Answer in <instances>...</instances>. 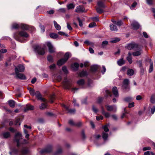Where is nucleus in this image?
Here are the masks:
<instances>
[{
    "label": "nucleus",
    "instance_id": "obj_1",
    "mask_svg": "<svg viewBox=\"0 0 155 155\" xmlns=\"http://www.w3.org/2000/svg\"><path fill=\"white\" fill-rule=\"evenodd\" d=\"M29 37L28 34L25 31H21L13 34V37L17 41L21 42H25L28 40L26 38Z\"/></svg>",
    "mask_w": 155,
    "mask_h": 155
},
{
    "label": "nucleus",
    "instance_id": "obj_2",
    "mask_svg": "<svg viewBox=\"0 0 155 155\" xmlns=\"http://www.w3.org/2000/svg\"><path fill=\"white\" fill-rule=\"evenodd\" d=\"M29 26L25 24H18L16 23H14L12 25V29H16L21 28L24 30H27L29 29Z\"/></svg>",
    "mask_w": 155,
    "mask_h": 155
},
{
    "label": "nucleus",
    "instance_id": "obj_3",
    "mask_svg": "<svg viewBox=\"0 0 155 155\" xmlns=\"http://www.w3.org/2000/svg\"><path fill=\"white\" fill-rule=\"evenodd\" d=\"M45 47H41L39 45H36L34 47V51L38 54L43 55L45 53Z\"/></svg>",
    "mask_w": 155,
    "mask_h": 155
},
{
    "label": "nucleus",
    "instance_id": "obj_4",
    "mask_svg": "<svg viewBox=\"0 0 155 155\" xmlns=\"http://www.w3.org/2000/svg\"><path fill=\"white\" fill-rule=\"evenodd\" d=\"M22 138V135L20 133L18 132L15 134L14 138V140L17 143V146L18 147L21 146L20 142Z\"/></svg>",
    "mask_w": 155,
    "mask_h": 155
},
{
    "label": "nucleus",
    "instance_id": "obj_5",
    "mask_svg": "<svg viewBox=\"0 0 155 155\" xmlns=\"http://www.w3.org/2000/svg\"><path fill=\"white\" fill-rule=\"evenodd\" d=\"M126 48L128 50H131L133 49H136L139 50L138 45L132 42L127 45Z\"/></svg>",
    "mask_w": 155,
    "mask_h": 155
},
{
    "label": "nucleus",
    "instance_id": "obj_6",
    "mask_svg": "<svg viewBox=\"0 0 155 155\" xmlns=\"http://www.w3.org/2000/svg\"><path fill=\"white\" fill-rule=\"evenodd\" d=\"M25 67L22 64H19L15 68V72H23L25 70Z\"/></svg>",
    "mask_w": 155,
    "mask_h": 155
},
{
    "label": "nucleus",
    "instance_id": "obj_7",
    "mask_svg": "<svg viewBox=\"0 0 155 155\" xmlns=\"http://www.w3.org/2000/svg\"><path fill=\"white\" fill-rule=\"evenodd\" d=\"M52 150V147L51 145H49L47 146V147L44 149H42L40 151L41 154L44 153H49L51 152Z\"/></svg>",
    "mask_w": 155,
    "mask_h": 155
},
{
    "label": "nucleus",
    "instance_id": "obj_8",
    "mask_svg": "<svg viewBox=\"0 0 155 155\" xmlns=\"http://www.w3.org/2000/svg\"><path fill=\"white\" fill-rule=\"evenodd\" d=\"M47 45L49 51L50 53H52L55 52V48L54 47L53 45L49 42H47Z\"/></svg>",
    "mask_w": 155,
    "mask_h": 155
},
{
    "label": "nucleus",
    "instance_id": "obj_9",
    "mask_svg": "<svg viewBox=\"0 0 155 155\" xmlns=\"http://www.w3.org/2000/svg\"><path fill=\"white\" fill-rule=\"evenodd\" d=\"M106 109L108 111H113L116 112L117 110V107L115 105L110 106L106 105L105 106Z\"/></svg>",
    "mask_w": 155,
    "mask_h": 155
},
{
    "label": "nucleus",
    "instance_id": "obj_10",
    "mask_svg": "<svg viewBox=\"0 0 155 155\" xmlns=\"http://www.w3.org/2000/svg\"><path fill=\"white\" fill-rule=\"evenodd\" d=\"M61 106L64 107L67 111L68 113L71 114H74L75 112V110L74 109H69L68 107L66 106L64 104H62Z\"/></svg>",
    "mask_w": 155,
    "mask_h": 155
},
{
    "label": "nucleus",
    "instance_id": "obj_11",
    "mask_svg": "<svg viewBox=\"0 0 155 155\" xmlns=\"http://www.w3.org/2000/svg\"><path fill=\"white\" fill-rule=\"evenodd\" d=\"M131 22V25L134 29L137 30L139 28L140 25L137 22L134 20L132 21Z\"/></svg>",
    "mask_w": 155,
    "mask_h": 155
},
{
    "label": "nucleus",
    "instance_id": "obj_12",
    "mask_svg": "<svg viewBox=\"0 0 155 155\" xmlns=\"http://www.w3.org/2000/svg\"><path fill=\"white\" fill-rule=\"evenodd\" d=\"M63 84L65 87L66 88H67L70 85V81L66 77L64 78Z\"/></svg>",
    "mask_w": 155,
    "mask_h": 155
},
{
    "label": "nucleus",
    "instance_id": "obj_13",
    "mask_svg": "<svg viewBox=\"0 0 155 155\" xmlns=\"http://www.w3.org/2000/svg\"><path fill=\"white\" fill-rule=\"evenodd\" d=\"M35 96H36L38 99L44 102H46V100L45 98L41 97V95L39 91H37L35 92Z\"/></svg>",
    "mask_w": 155,
    "mask_h": 155
},
{
    "label": "nucleus",
    "instance_id": "obj_14",
    "mask_svg": "<svg viewBox=\"0 0 155 155\" xmlns=\"http://www.w3.org/2000/svg\"><path fill=\"white\" fill-rule=\"evenodd\" d=\"M16 77L21 80L26 79V77L25 75L19 73V72H15Z\"/></svg>",
    "mask_w": 155,
    "mask_h": 155
},
{
    "label": "nucleus",
    "instance_id": "obj_15",
    "mask_svg": "<svg viewBox=\"0 0 155 155\" xmlns=\"http://www.w3.org/2000/svg\"><path fill=\"white\" fill-rule=\"evenodd\" d=\"M146 61H149V62L150 64V66L149 69V73H151L152 71L153 70V62L151 61L150 59L148 57H147L146 59Z\"/></svg>",
    "mask_w": 155,
    "mask_h": 155
},
{
    "label": "nucleus",
    "instance_id": "obj_16",
    "mask_svg": "<svg viewBox=\"0 0 155 155\" xmlns=\"http://www.w3.org/2000/svg\"><path fill=\"white\" fill-rule=\"evenodd\" d=\"M84 11V7L82 5H79L77 6L75 10V12L77 13L83 12Z\"/></svg>",
    "mask_w": 155,
    "mask_h": 155
},
{
    "label": "nucleus",
    "instance_id": "obj_17",
    "mask_svg": "<svg viewBox=\"0 0 155 155\" xmlns=\"http://www.w3.org/2000/svg\"><path fill=\"white\" fill-rule=\"evenodd\" d=\"M129 80L128 79H125L123 81V84L122 87L125 89H127L128 87V85L129 84Z\"/></svg>",
    "mask_w": 155,
    "mask_h": 155
},
{
    "label": "nucleus",
    "instance_id": "obj_18",
    "mask_svg": "<svg viewBox=\"0 0 155 155\" xmlns=\"http://www.w3.org/2000/svg\"><path fill=\"white\" fill-rule=\"evenodd\" d=\"M112 91L114 97H118L119 94L117 87H114L112 88Z\"/></svg>",
    "mask_w": 155,
    "mask_h": 155
},
{
    "label": "nucleus",
    "instance_id": "obj_19",
    "mask_svg": "<svg viewBox=\"0 0 155 155\" xmlns=\"http://www.w3.org/2000/svg\"><path fill=\"white\" fill-rule=\"evenodd\" d=\"M22 148L20 151V153L21 155H25L28 153V149H26V148L22 145Z\"/></svg>",
    "mask_w": 155,
    "mask_h": 155
},
{
    "label": "nucleus",
    "instance_id": "obj_20",
    "mask_svg": "<svg viewBox=\"0 0 155 155\" xmlns=\"http://www.w3.org/2000/svg\"><path fill=\"white\" fill-rule=\"evenodd\" d=\"M98 7H100L102 8H105L106 7V6L104 4V2L101 1H98L97 3Z\"/></svg>",
    "mask_w": 155,
    "mask_h": 155
},
{
    "label": "nucleus",
    "instance_id": "obj_21",
    "mask_svg": "<svg viewBox=\"0 0 155 155\" xmlns=\"http://www.w3.org/2000/svg\"><path fill=\"white\" fill-rule=\"evenodd\" d=\"M67 61L64 58H62L59 60L57 62V64L59 66L62 65L65 63Z\"/></svg>",
    "mask_w": 155,
    "mask_h": 155
},
{
    "label": "nucleus",
    "instance_id": "obj_22",
    "mask_svg": "<svg viewBox=\"0 0 155 155\" xmlns=\"http://www.w3.org/2000/svg\"><path fill=\"white\" fill-rule=\"evenodd\" d=\"M69 124L72 126H80L81 125V123H75L73 122V120H70L68 121Z\"/></svg>",
    "mask_w": 155,
    "mask_h": 155
},
{
    "label": "nucleus",
    "instance_id": "obj_23",
    "mask_svg": "<svg viewBox=\"0 0 155 155\" xmlns=\"http://www.w3.org/2000/svg\"><path fill=\"white\" fill-rule=\"evenodd\" d=\"M34 107L33 106L30 105H27L26 107L24 109V111L26 112L29 110H33Z\"/></svg>",
    "mask_w": 155,
    "mask_h": 155
},
{
    "label": "nucleus",
    "instance_id": "obj_24",
    "mask_svg": "<svg viewBox=\"0 0 155 155\" xmlns=\"http://www.w3.org/2000/svg\"><path fill=\"white\" fill-rule=\"evenodd\" d=\"M101 112L102 114L106 118L109 117L110 116V115L109 113L105 112L104 110L102 107H101Z\"/></svg>",
    "mask_w": 155,
    "mask_h": 155
},
{
    "label": "nucleus",
    "instance_id": "obj_25",
    "mask_svg": "<svg viewBox=\"0 0 155 155\" xmlns=\"http://www.w3.org/2000/svg\"><path fill=\"white\" fill-rule=\"evenodd\" d=\"M99 66L97 65H94L91 67V71L92 72L96 71L99 68Z\"/></svg>",
    "mask_w": 155,
    "mask_h": 155
},
{
    "label": "nucleus",
    "instance_id": "obj_26",
    "mask_svg": "<svg viewBox=\"0 0 155 155\" xmlns=\"http://www.w3.org/2000/svg\"><path fill=\"white\" fill-rule=\"evenodd\" d=\"M110 30L112 31H117V27L114 24H111L110 26Z\"/></svg>",
    "mask_w": 155,
    "mask_h": 155
},
{
    "label": "nucleus",
    "instance_id": "obj_27",
    "mask_svg": "<svg viewBox=\"0 0 155 155\" xmlns=\"http://www.w3.org/2000/svg\"><path fill=\"white\" fill-rule=\"evenodd\" d=\"M131 55V54L130 52H129L128 56L127 57V59L130 64H131L132 62V58Z\"/></svg>",
    "mask_w": 155,
    "mask_h": 155
},
{
    "label": "nucleus",
    "instance_id": "obj_28",
    "mask_svg": "<svg viewBox=\"0 0 155 155\" xmlns=\"http://www.w3.org/2000/svg\"><path fill=\"white\" fill-rule=\"evenodd\" d=\"M79 66V64L77 63H74L71 65L72 68L74 70H77Z\"/></svg>",
    "mask_w": 155,
    "mask_h": 155
},
{
    "label": "nucleus",
    "instance_id": "obj_29",
    "mask_svg": "<svg viewBox=\"0 0 155 155\" xmlns=\"http://www.w3.org/2000/svg\"><path fill=\"white\" fill-rule=\"evenodd\" d=\"M9 106L11 107H14L15 105V102L13 100H10L8 101Z\"/></svg>",
    "mask_w": 155,
    "mask_h": 155
},
{
    "label": "nucleus",
    "instance_id": "obj_30",
    "mask_svg": "<svg viewBox=\"0 0 155 155\" xmlns=\"http://www.w3.org/2000/svg\"><path fill=\"white\" fill-rule=\"evenodd\" d=\"M75 6V5L73 3H70L67 5V7L68 10L74 8Z\"/></svg>",
    "mask_w": 155,
    "mask_h": 155
},
{
    "label": "nucleus",
    "instance_id": "obj_31",
    "mask_svg": "<svg viewBox=\"0 0 155 155\" xmlns=\"http://www.w3.org/2000/svg\"><path fill=\"white\" fill-rule=\"evenodd\" d=\"M64 56V58L67 61L69 58L71 56V54L69 52H67L65 54Z\"/></svg>",
    "mask_w": 155,
    "mask_h": 155
},
{
    "label": "nucleus",
    "instance_id": "obj_32",
    "mask_svg": "<svg viewBox=\"0 0 155 155\" xmlns=\"http://www.w3.org/2000/svg\"><path fill=\"white\" fill-rule=\"evenodd\" d=\"M3 136L4 138H7L10 136V134L9 132H6L2 133Z\"/></svg>",
    "mask_w": 155,
    "mask_h": 155
},
{
    "label": "nucleus",
    "instance_id": "obj_33",
    "mask_svg": "<svg viewBox=\"0 0 155 155\" xmlns=\"http://www.w3.org/2000/svg\"><path fill=\"white\" fill-rule=\"evenodd\" d=\"M125 61L123 58H121L117 61V63L119 66H121L125 63Z\"/></svg>",
    "mask_w": 155,
    "mask_h": 155
},
{
    "label": "nucleus",
    "instance_id": "obj_34",
    "mask_svg": "<svg viewBox=\"0 0 155 155\" xmlns=\"http://www.w3.org/2000/svg\"><path fill=\"white\" fill-rule=\"evenodd\" d=\"M134 73V70L131 69H128L127 71V74L129 76L133 75Z\"/></svg>",
    "mask_w": 155,
    "mask_h": 155
},
{
    "label": "nucleus",
    "instance_id": "obj_35",
    "mask_svg": "<svg viewBox=\"0 0 155 155\" xmlns=\"http://www.w3.org/2000/svg\"><path fill=\"white\" fill-rule=\"evenodd\" d=\"M54 23L55 28L58 30H60L61 29V26L55 21H54Z\"/></svg>",
    "mask_w": 155,
    "mask_h": 155
},
{
    "label": "nucleus",
    "instance_id": "obj_36",
    "mask_svg": "<svg viewBox=\"0 0 155 155\" xmlns=\"http://www.w3.org/2000/svg\"><path fill=\"white\" fill-rule=\"evenodd\" d=\"M53 77L58 81H60L61 79V76L60 75H54L53 76Z\"/></svg>",
    "mask_w": 155,
    "mask_h": 155
},
{
    "label": "nucleus",
    "instance_id": "obj_37",
    "mask_svg": "<svg viewBox=\"0 0 155 155\" xmlns=\"http://www.w3.org/2000/svg\"><path fill=\"white\" fill-rule=\"evenodd\" d=\"M87 74V72L86 71H83L79 73V75L80 77H82L86 76Z\"/></svg>",
    "mask_w": 155,
    "mask_h": 155
},
{
    "label": "nucleus",
    "instance_id": "obj_38",
    "mask_svg": "<svg viewBox=\"0 0 155 155\" xmlns=\"http://www.w3.org/2000/svg\"><path fill=\"white\" fill-rule=\"evenodd\" d=\"M7 50L6 49H2L0 50V61L3 58L2 55L1 54V53H4L6 52Z\"/></svg>",
    "mask_w": 155,
    "mask_h": 155
},
{
    "label": "nucleus",
    "instance_id": "obj_39",
    "mask_svg": "<svg viewBox=\"0 0 155 155\" xmlns=\"http://www.w3.org/2000/svg\"><path fill=\"white\" fill-rule=\"evenodd\" d=\"M28 89L29 91V92L31 95L32 96H35V92L34 90L31 88H28Z\"/></svg>",
    "mask_w": 155,
    "mask_h": 155
},
{
    "label": "nucleus",
    "instance_id": "obj_40",
    "mask_svg": "<svg viewBox=\"0 0 155 155\" xmlns=\"http://www.w3.org/2000/svg\"><path fill=\"white\" fill-rule=\"evenodd\" d=\"M141 53V50H139L138 51L133 52L132 54L134 56H138L140 55Z\"/></svg>",
    "mask_w": 155,
    "mask_h": 155
},
{
    "label": "nucleus",
    "instance_id": "obj_41",
    "mask_svg": "<svg viewBox=\"0 0 155 155\" xmlns=\"http://www.w3.org/2000/svg\"><path fill=\"white\" fill-rule=\"evenodd\" d=\"M48 61L50 62H53L54 60L53 57L51 55H49L47 57Z\"/></svg>",
    "mask_w": 155,
    "mask_h": 155
},
{
    "label": "nucleus",
    "instance_id": "obj_42",
    "mask_svg": "<svg viewBox=\"0 0 155 155\" xmlns=\"http://www.w3.org/2000/svg\"><path fill=\"white\" fill-rule=\"evenodd\" d=\"M150 102L152 104L155 103V94H153L152 95L150 100Z\"/></svg>",
    "mask_w": 155,
    "mask_h": 155
},
{
    "label": "nucleus",
    "instance_id": "obj_43",
    "mask_svg": "<svg viewBox=\"0 0 155 155\" xmlns=\"http://www.w3.org/2000/svg\"><path fill=\"white\" fill-rule=\"evenodd\" d=\"M84 83V81L83 79H81L77 81V84L79 86L82 85Z\"/></svg>",
    "mask_w": 155,
    "mask_h": 155
},
{
    "label": "nucleus",
    "instance_id": "obj_44",
    "mask_svg": "<svg viewBox=\"0 0 155 155\" xmlns=\"http://www.w3.org/2000/svg\"><path fill=\"white\" fill-rule=\"evenodd\" d=\"M120 40V39L119 38H116L112 39L111 40L110 42L112 43H114L118 42Z\"/></svg>",
    "mask_w": 155,
    "mask_h": 155
},
{
    "label": "nucleus",
    "instance_id": "obj_45",
    "mask_svg": "<svg viewBox=\"0 0 155 155\" xmlns=\"http://www.w3.org/2000/svg\"><path fill=\"white\" fill-rule=\"evenodd\" d=\"M47 105V104L46 103H42L40 106V108L41 110L44 109L46 107Z\"/></svg>",
    "mask_w": 155,
    "mask_h": 155
},
{
    "label": "nucleus",
    "instance_id": "obj_46",
    "mask_svg": "<svg viewBox=\"0 0 155 155\" xmlns=\"http://www.w3.org/2000/svg\"><path fill=\"white\" fill-rule=\"evenodd\" d=\"M49 35L51 38H56L58 37L57 34L54 33L50 34Z\"/></svg>",
    "mask_w": 155,
    "mask_h": 155
},
{
    "label": "nucleus",
    "instance_id": "obj_47",
    "mask_svg": "<svg viewBox=\"0 0 155 155\" xmlns=\"http://www.w3.org/2000/svg\"><path fill=\"white\" fill-rule=\"evenodd\" d=\"M102 136L104 140H106L107 139V138L108 137V134L107 133L103 132L102 134Z\"/></svg>",
    "mask_w": 155,
    "mask_h": 155
},
{
    "label": "nucleus",
    "instance_id": "obj_48",
    "mask_svg": "<svg viewBox=\"0 0 155 155\" xmlns=\"http://www.w3.org/2000/svg\"><path fill=\"white\" fill-rule=\"evenodd\" d=\"M109 126V124H107L106 125H105L103 127V128L105 132H107L109 131V130L108 127Z\"/></svg>",
    "mask_w": 155,
    "mask_h": 155
},
{
    "label": "nucleus",
    "instance_id": "obj_49",
    "mask_svg": "<svg viewBox=\"0 0 155 155\" xmlns=\"http://www.w3.org/2000/svg\"><path fill=\"white\" fill-rule=\"evenodd\" d=\"M62 150L61 148H59L56 152L54 153V155H57L59 154H61L62 153Z\"/></svg>",
    "mask_w": 155,
    "mask_h": 155
},
{
    "label": "nucleus",
    "instance_id": "obj_50",
    "mask_svg": "<svg viewBox=\"0 0 155 155\" xmlns=\"http://www.w3.org/2000/svg\"><path fill=\"white\" fill-rule=\"evenodd\" d=\"M97 12L99 14H101L103 12V10L100 7H97L96 8Z\"/></svg>",
    "mask_w": 155,
    "mask_h": 155
},
{
    "label": "nucleus",
    "instance_id": "obj_51",
    "mask_svg": "<svg viewBox=\"0 0 155 155\" xmlns=\"http://www.w3.org/2000/svg\"><path fill=\"white\" fill-rule=\"evenodd\" d=\"M96 26L97 25L96 23L94 22H92L89 24V27L90 28H92Z\"/></svg>",
    "mask_w": 155,
    "mask_h": 155
},
{
    "label": "nucleus",
    "instance_id": "obj_52",
    "mask_svg": "<svg viewBox=\"0 0 155 155\" xmlns=\"http://www.w3.org/2000/svg\"><path fill=\"white\" fill-rule=\"evenodd\" d=\"M133 98L132 97H128L125 98L124 100L126 101L129 102L132 100Z\"/></svg>",
    "mask_w": 155,
    "mask_h": 155
},
{
    "label": "nucleus",
    "instance_id": "obj_53",
    "mask_svg": "<svg viewBox=\"0 0 155 155\" xmlns=\"http://www.w3.org/2000/svg\"><path fill=\"white\" fill-rule=\"evenodd\" d=\"M137 63L138 64L139 68H143V65L141 61H137Z\"/></svg>",
    "mask_w": 155,
    "mask_h": 155
},
{
    "label": "nucleus",
    "instance_id": "obj_54",
    "mask_svg": "<svg viewBox=\"0 0 155 155\" xmlns=\"http://www.w3.org/2000/svg\"><path fill=\"white\" fill-rule=\"evenodd\" d=\"M77 19L79 22V25L80 27H82L83 26L82 21L81 20L80 18L79 17Z\"/></svg>",
    "mask_w": 155,
    "mask_h": 155
},
{
    "label": "nucleus",
    "instance_id": "obj_55",
    "mask_svg": "<svg viewBox=\"0 0 155 155\" xmlns=\"http://www.w3.org/2000/svg\"><path fill=\"white\" fill-rule=\"evenodd\" d=\"M50 69L51 70H54L55 68V65L54 64L50 65L49 66Z\"/></svg>",
    "mask_w": 155,
    "mask_h": 155
},
{
    "label": "nucleus",
    "instance_id": "obj_56",
    "mask_svg": "<svg viewBox=\"0 0 155 155\" xmlns=\"http://www.w3.org/2000/svg\"><path fill=\"white\" fill-rule=\"evenodd\" d=\"M92 110L95 113H97L98 111V109L94 105H93L92 106Z\"/></svg>",
    "mask_w": 155,
    "mask_h": 155
},
{
    "label": "nucleus",
    "instance_id": "obj_57",
    "mask_svg": "<svg viewBox=\"0 0 155 155\" xmlns=\"http://www.w3.org/2000/svg\"><path fill=\"white\" fill-rule=\"evenodd\" d=\"M58 11L62 13H65L66 12V9L65 8H61L58 9Z\"/></svg>",
    "mask_w": 155,
    "mask_h": 155
},
{
    "label": "nucleus",
    "instance_id": "obj_58",
    "mask_svg": "<svg viewBox=\"0 0 155 155\" xmlns=\"http://www.w3.org/2000/svg\"><path fill=\"white\" fill-rule=\"evenodd\" d=\"M62 71L65 73H68V71L66 67L65 66H63L62 68Z\"/></svg>",
    "mask_w": 155,
    "mask_h": 155
},
{
    "label": "nucleus",
    "instance_id": "obj_59",
    "mask_svg": "<svg viewBox=\"0 0 155 155\" xmlns=\"http://www.w3.org/2000/svg\"><path fill=\"white\" fill-rule=\"evenodd\" d=\"M123 24L121 20H119L117 22L116 25L118 26H120Z\"/></svg>",
    "mask_w": 155,
    "mask_h": 155
},
{
    "label": "nucleus",
    "instance_id": "obj_60",
    "mask_svg": "<svg viewBox=\"0 0 155 155\" xmlns=\"http://www.w3.org/2000/svg\"><path fill=\"white\" fill-rule=\"evenodd\" d=\"M147 3L150 5H151L153 4V0H146Z\"/></svg>",
    "mask_w": 155,
    "mask_h": 155
},
{
    "label": "nucleus",
    "instance_id": "obj_61",
    "mask_svg": "<svg viewBox=\"0 0 155 155\" xmlns=\"http://www.w3.org/2000/svg\"><path fill=\"white\" fill-rule=\"evenodd\" d=\"M150 153L152 155H154V153L152 152H150L149 151L145 152L144 153V155H150Z\"/></svg>",
    "mask_w": 155,
    "mask_h": 155
},
{
    "label": "nucleus",
    "instance_id": "obj_62",
    "mask_svg": "<svg viewBox=\"0 0 155 155\" xmlns=\"http://www.w3.org/2000/svg\"><path fill=\"white\" fill-rule=\"evenodd\" d=\"M8 39L11 40V39L10 38L7 36H4L2 38L1 40H8Z\"/></svg>",
    "mask_w": 155,
    "mask_h": 155
},
{
    "label": "nucleus",
    "instance_id": "obj_63",
    "mask_svg": "<svg viewBox=\"0 0 155 155\" xmlns=\"http://www.w3.org/2000/svg\"><path fill=\"white\" fill-rule=\"evenodd\" d=\"M108 43V42L107 41H104L102 44V46L104 47L105 45H107Z\"/></svg>",
    "mask_w": 155,
    "mask_h": 155
},
{
    "label": "nucleus",
    "instance_id": "obj_64",
    "mask_svg": "<svg viewBox=\"0 0 155 155\" xmlns=\"http://www.w3.org/2000/svg\"><path fill=\"white\" fill-rule=\"evenodd\" d=\"M39 26L41 29L42 31L44 32L45 31V28L44 26L40 24L39 25Z\"/></svg>",
    "mask_w": 155,
    "mask_h": 155
}]
</instances>
